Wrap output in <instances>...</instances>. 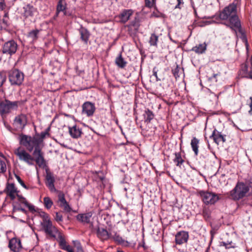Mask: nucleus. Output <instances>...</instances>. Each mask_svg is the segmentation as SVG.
<instances>
[{
	"label": "nucleus",
	"mask_w": 252,
	"mask_h": 252,
	"mask_svg": "<svg viewBox=\"0 0 252 252\" xmlns=\"http://www.w3.org/2000/svg\"><path fill=\"white\" fill-rule=\"evenodd\" d=\"M158 40V36L155 33H153L151 34L149 43L151 46L157 47V43Z\"/></svg>",
	"instance_id": "nucleus-33"
},
{
	"label": "nucleus",
	"mask_w": 252,
	"mask_h": 252,
	"mask_svg": "<svg viewBox=\"0 0 252 252\" xmlns=\"http://www.w3.org/2000/svg\"><path fill=\"white\" fill-rule=\"evenodd\" d=\"M158 71V69H157V68L156 67H154L153 69V75L156 77L157 81H158L160 80V79H159L158 77V74H157Z\"/></svg>",
	"instance_id": "nucleus-56"
},
{
	"label": "nucleus",
	"mask_w": 252,
	"mask_h": 252,
	"mask_svg": "<svg viewBox=\"0 0 252 252\" xmlns=\"http://www.w3.org/2000/svg\"><path fill=\"white\" fill-rule=\"evenodd\" d=\"M175 236H189V233L187 231H180L178 232Z\"/></svg>",
	"instance_id": "nucleus-54"
},
{
	"label": "nucleus",
	"mask_w": 252,
	"mask_h": 252,
	"mask_svg": "<svg viewBox=\"0 0 252 252\" xmlns=\"http://www.w3.org/2000/svg\"><path fill=\"white\" fill-rule=\"evenodd\" d=\"M21 203L19 202H15L13 203L12 206H13V210L12 211L14 212H17L19 211L18 210H17L18 208H22L21 206Z\"/></svg>",
	"instance_id": "nucleus-50"
},
{
	"label": "nucleus",
	"mask_w": 252,
	"mask_h": 252,
	"mask_svg": "<svg viewBox=\"0 0 252 252\" xmlns=\"http://www.w3.org/2000/svg\"><path fill=\"white\" fill-rule=\"evenodd\" d=\"M23 9L22 15L25 19L33 17L34 14L37 12V8L30 4L26 5L23 7Z\"/></svg>",
	"instance_id": "nucleus-18"
},
{
	"label": "nucleus",
	"mask_w": 252,
	"mask_h": 252,
	"mask_svg": "<svg viewBox=\"0 0 252 252\" xmlns=\"http://www.w3.org/2000/svg\"><path fill=\"white\" fill-rule=\"evenodd\" d=\"M28 123L27 116L24 114H20L16 116L13 121V125L16 128L23 130Z\"/></svg>",
	"instance_id": "nucleus-13"
},
{
	"label": "nucleus",
	"mask_w": 252,
	"mask_h": 252,
	"mask_svg": "<svg viewBox=\"0 0 252 252\" xmlns=\"http://www.w3.org/2000/svg\"><path fill=\"white\" fill-rule=\"evenodd\" d=\"M57 15L63 12L65 16L73 18L75 16L73 10H68L67 8V3L65 0H58L56 5Z\"/></svg>",
	"instance_id": "nucleus-10"
},
{
	"label": "nucleus",
	"mask_w": 252,
	"mask_h": 252,
	"mask_svg": "<svg viewBox=\"0 0 252 252\" xmlns=\"http://www.w3.org/2000/svg\"><path fill=\"white\" fill-rule=\"evenodd\" d=\"M145 123L149 124L151 121L154 118L155 114L153 112L149 109H146L143 114Z\"/></svg>",
	"instance_id": "nucleus-27"
},
{
	"label": "nucleus",
	"mask_w": 252,
	"mask_h": 252,
	"mask_svg": "<svg viewBox=\"0 0 252 252\" xmlns=\"http://www.w3.org/2000/svg\"><path fill=\"white\" fill-rule=\"evenodd\" d=\"M78 31L80 35V39L85 44H87L91 35L90 32L82 26H81Z\"/></svg>",
	"instance_id": "nucleus-22"
},
{
	"label": "nucleus",
	"mask_w": 252,
	"mask_h": 252,
	"mask_svg": "<svg viewBox=\"0 0 252 252\" xmlns=\"http://www.w3.org/2000/svg\"><path fill=\"white\" fill-rule=\"evenodd\" d=\"M116 64L121 68H125L127 64V62L122 57V53H120L118 57L115 59Z\"/></svg>",
	"instance_id": "nucleus-29"
},
{
	"label": "nucleus",
	"mask_w": 252,
	"mask_h": 252,
	"mask_svg": "<svg viewBox=\"0 0 252 252\" xmlns=\"http://www.w3.org/2000/svg\"><path fill=\"white\" fill-rule=\"evenodd\" d=\"M18 49V44L16 41L11 39L5 42L1 47V52L3 55L12 56L15 54Z\"/></svg>",
	"instance_id": "nucleus-5"
},
{
	"label": "nucleus",
	"mask_w": 252,
	"mask_h": 252,
	"mask_svg": "<svg viewBox=\"0 0 252 252\" xmlns=\"http://www.w3.org/2000/svg\"><path fill=\"white\" fill-rule=\"evenodd\" d=\"M6 75L2 72H0V87H1L6 81Z\"/></svg>",
	"instance_id": "nucleus-51"
},
{
	"label": "nucleus",
	"mask_w": 252,
	"mask_h": 252,
	"mask_svg": "<svg viewBox=\"0 0 252 252\" xmlns=\"http://www.w3.org/2000/svg\"><path fill=\"white\" fill-rule=\"evenodd\" d=\"M94 213V212L93 211L80 213L76 216V219L78 222L83 224H90V227H92V228L93 227V224L91 220Z\"/></svg>",
	"instance_id": "nucleus-12"
},
{
	"label": "nucleus",
	"mask_w": 252,
	"mask_h": 252,
	"mask_svg": "<svg viewBox=\"0 0 252 252\" xmlns=\"http://www.w3.org/2000/svg\"><path fill=\"white\" fill-rule=\"evenodd\" d=\"M18 197V201L22 204H26L27 200L26 198L23 196L22 195L19 194L18 193H16L15 195Z\"/></svg>",
	"instance_id": "nucleus-47"
},
{
	"label": "nucleus",
	"mask_w": 252,
	"mask_h": 252,
	"mask_svg": "<svg viewBox=\"0 0 252 252\" xmlns=\"http://www.w3.org/2000/svg\"><path fill=\"white\" fill-rule=\"evenodd\" d=\"M14 175L16 179L17 180L19 183L25 189H29V188L24 183V181L21 179V178L16 174L14 173Z\"/></svg>",
	"instance_id": "nucleus-46"
},
{
	"label": "nucleus",
	"mask_w": 252,
	"mask_h": 252,
	"mask_svg": "<svg viewBox=\"0 0 252 252\" xmlns=\"http://www.w3.org/2000/svg\"><path fill=\"white\" fill-rule=\"evenodd\" d=\"M250 99L251 100V102L249 104L250 109H252V96L250 97Z\"/></svg>",
	"instance_id": "nucleus-64"
},
{
	"label": "nucleus",
	"mask_w": 252,
	"mask_h": 252,
	"mask_svg": "<svg viewBox=\"0 0 252 252\" xmlns=\"http://www.w3.org/2000/svg\"><path fill=\"white\" fill-rule=\"evenodd\" d=\"M43 201L44 206L47 209H50L53 204L52 200L49 197H45L43 198Z\"/></svg>",
	"instance_id": "nucleus-36"
},
{
	"label": "nucleus",
	"mask_w": 252,
	"mask_h": 252,
	"mask_svg": "<svg viewBox=\"0 0 252 252\" xmlns=\"http://www.w3.org/2000/svg\"><path fill=\"white\" fill-rule=\"evenodd\" d=\"M42 31L41 29H34L30 31L27 34V37L31 39L32 42H34L39 37L40 33Z\"/></svg>",
	"instance_id": "nucleus-25"
},
{
	"label": "nucleus",
	"mask_w": 252,
	"mask_h": 252,
	"mask_svg": "<svg viewBox=\"0 0 252 252\" xmlns=\"http://www.w3.org/2000/svg\"><path fill=\"white\" fill-rule=\"evenodd\" d=\"M50 129H51V127L50 126H48L46 129L44 131V132L45 133H46V134H47V136L49 137L50 136V133H49V131L50 130Z\"/></svg>",
	"instance_id": "nucleus-61"
},
{
	"label": "nucleus",
	"mask_w": 252,
	"mask_h": 252,
	"mask_svg": "<svg viewBox=\"0 0 252 252\" xmlns=\"http://www.w3.org/2000/svg\"><path fill=\"white\" fill-rule=\"evenodd\" d=\"M210 138L212 139L216 145L218 146L220 141V132L215 129L210 136Z\"/></svg>",
	"instance_id": "nucleus-30"
},
{
	"label": "nucleus",
	"mask_w": 252,
	"mask_h": 252,
	"mask_svg": "<svg viewBox=\"0 0 252 252\" xmlns=\"http://www.w3.org/2000/svg\"><path fill=\"white\" fill-rule=\"evenodd\" d=\"M5 6L4 0H0V10H3L5 8Z\"/></svg>",
	"instance_id": "nucleus-58"
},
{
	"label": "nucleus",
	"mask_w": 252,
	"mask_h": 252,
	"mask_svg": "<svg viewBox=\"0 0 252 252\" xmlns=\"http://www.w3.org/2000/svg\"><path fill=\"white\" fill-rule=\"evenodd\" d=\"M133 14V10L131 9H124L119 15L120 22L123 24L127 22L130 17Z\"/></svg>",
	"instance_id": "nucleus-23"
},
{
	"label": "nucleus",
	"mask_w": 252,
	"mask_h": 252,
	"mask_svg": "<svg viewBox=\"0 0 252 252\" xmlns=\"http://www.w3.org/2000/svg\"><path fill=\"white\" fill-rule=\"evenodd\" d=\"M222 246L224 247L223 252H236L237 246L236 244L232 241H227V242H222Z\"/></svg>",
	"instance_id": "nucleus-26"
},
{
	"label": "nucleus",
	"mask_w": 252,
	"mask_h": 252,
	"mask_svg": "<svg viewBox=\"0 0 252 252\" xmlns=\"http://www.w3.org/2000/svg\"><path fill=\"white\" fill-rule=\"evenodd\" d=\"M188 238L189 237H175V242L176 244L182 245L188 242Z\"/></svg>",
	"instance_id": "nucleus-41"
},
{
	"label": "nucleus",
	"mask_w": 252,
	"mask_h": 252,
	"mask_svg": "<svg viewBox=\"0 0 252 252\" xmlns=\"http://www.w3.org/2000/svg\"><path fill=\"white\" fill-rule=\"evenodd\" d=\"M46 175L45 176V184L46 187L52 192L57 191L55 186V178L54 174L52 172L48 167L45 168Z\"/></svg>",
	"instance_id": "nucleus-9"
},
{
	"label": "nucleus",
	"mask_w": 252,
	"mask_h": 252,
	"mask_svg": "<svg viewBox=\"0 0 252 252\" xmlns=\"http://www.w3.org/2000/svg\"><path fill=\"white\" fill-rule=\"evenodd\" d=\"M8 247L13 252H19L22 249L21 241L18 237H12L10 239Z\"/></svg>",
	"instance_id": "nucleus-15"
},
{
	"label": "nucleus",
	"mask_w": 252,
	"mask_h": 252,
	"mask_svg": "<svg viewBox=\"0 0 252 252\" xmlns=\"http://www.w3.org/2000/svg\"><path fill=\"white\" fill-rule=\"evenodd\" d=\"M6 171V165L5 161L0 158V173H4Z\"/></svg>",
	"instance_id": "nucleus-43"
},
{
	"label": "nucleus",
	"mask_w": 252,
	"mask_h": 252,
	"mask_svg": "<svg viewBox=\"0 0 252 252\" xmlns=\"http://www.w3.org/2000/svg\"><path fill=\"white\" fill-rule=\"evenodd\" d=\"M199 140L195 137H193L191 140L190 145L194 155L196 156L198 154Z\"/></svg>",
	"instance_id": "nucleus-28"
},
{
	"label": "nucleus",
	"mask_w": 252,
	"mask_h": 252,
	"mask_svg": "<svg viewBox=\"0 0 252 252\" xmlns=\"http://www.w3.org/2000/svg\"><path fill=\"white\" fill-rule=\"evenodd\" d=\"M59 201L60 202V207L62 208L63 211L66 213H69L71 211L72 209L68 202L66 201L64 194L60 193L58 195Z\"/></svg>",
	"instance_id": "nucleus-21"
},
{
	"label": "nucleus",
	"mask_w": 252,
	"mask_h": 252,
	"mask_svg": "<svg viewBox=\"0 0 252 252\" xmlns=\"http://www.w3.org/2000/svg\"><path fill=\"white\" fill-rule=\"evenodd\" d=\"M2 22L6 26V27H8L9 24L8 22V21L7 20H5L4 19H3L2 20Z\"/></svg>",
	"instance_id": "nucleus-63"
},
{
	"label": "nucleus",
	"mask_w": 252,
	"mask_h": 252,
	"mask_svg": "<svg viewBox=\"0 0 252 252\" xmlns=\"http://www.w3.org/2000/svg\"><path fill=\"white\" fill-rule=\"evenodd\" d=\"M175 158L173 159V161L176 163L177 166L180 167L181 165L184 162L185 160L182 158L181 153H175Z\"/></svg>",
	"instance_id": "nucleus-32"
},
{
	"label": "nucleus",
	"mask_w": 252,
	"mask_h": 252,
	"mask_svg": "<svg viewBox=\"0 0 252 252\" xmlns=\"http://www.w3.org/2000/svg\"><path fill=\"white\" fill-rule=\"evenodd\" d=\"M47 136V134L44 131H42L40 133L35 134V138L36 139L39 145L43 142V139Z\"/></svg>",
	"instance_id": "nucleus-35"
},
{
	"label": "nucleus",
	"mask_w": 252,
	"mask_h": 252,
	"mask_svg": "<svg viewBox=\"0 0 252 252\" xmlns=\"http://www.w3.org/2000/svg\"><path fill=\"white\" fill-rule=\"evenodd\" d=\"M32 154L35 157L34 160L38 166L39 167H42L45 169V168L48 167V166L46 165V160L44 159L43 153H42L41 148H40L38 149L36 148V149H34Z\"/></svg>",
	"instance_id": "nucleus-11"
},
{
	"label": "nucleus",
	"mask_w": 252,
	"mask_h": 252,
	"mask_svg": "<svg viewBox=\"0 0 252 252\" xmlns=\"http://www.w3.org/2000/svg\"><path fill=\"white\" fill-rule=\"evenodd\" d=\"M68 131L71 137L73 138H78L81 137L82 133V129L76 125L72 126H68Z\"/></svg>",
	"instance_id": "nucleus-24"
},
{
	"label": "nucleus",
	"mask_w": 252,
	"mask_h": 252,
	"mask_svg": "<svg viewBox=\"0 0 252 252\" xmlns=\"http://www.w3.org/2000/svg\"><path fill=\"white\" fill-rule=\"evenodd\" d=\"M212 230L210 231L211 236H213L216 234V231L219 228V226H215L214 222H211Z\"/></svg>",
	"instance_id": "nucleus-48"
},
{
	"label": "nucleus",
	"mask_w": 252,
	"mask_h": 252,
	"mask_svg": "<svg viewBox=\"0 0 252 252\" xmlns=\"http://www.w3.org/2000/svg\"><path fill=\"white\" fill-rule=\"evenodd\" d=\"M145 6L149 8H151L156 2V0H145Z\"/></svg>",
	"instance_id": "nucleus-49"
},
{
	"label": "nucleus",
	"mask_w": 252,
	"mask_h": 252,
	"mask_svg": "<svg viewBox=\"0 0 252 252\" xmlns=\"http://www.w3.org/2000/svg\"><path fill=\"white\" fill-rule=\"evenodd\" d=\"M36 212L38 214V215L40 217L42 218L43 221H46L50 219L49 215L47 213H45V212L40 210L36 211Z\"/></svg>",
	"instance_id": "nucleus-38"
},
{
	"label": "nucleus",
	"mask_w": 252,
	"mask_h": 252,
	"mask_svg": "<svg viewBox=\"0 0 252 252\" xmlns=\"http://www.w3.org/2000/svg\"><path fill=\"white\" fill-rule=\"evenodd\" d=\"M114 241L117 244L123 247H134L135 246L136 240L129 241L125 240L123 237H112Z\"/></svg>",
	"instance_id": "nucleus-19"
},
{
	"label": "nucleus",
	"mask_w": 252,
	"mask_h": 252,
	"mask_svg": "<svg viewBox=\"0 0 252 252\" xmlns=\"http://www.w3.org/2000/svg\"><path fill=\"white\" fill-rule=\"evenodd\" d=\"M181 68L179 67L178 64H176L175 68L172 69V73L174 76V77L177 79L180 77L179 71H180Z\"/></svg>",
	"instance_id": "nucleus-40"
},
{
	"label": "nucleus",
	"mask_w": 252,
	"mask_h": 252,
	"mask_svg": "<svg viewBox=\"0 0 252 252\" xmlns=\"http://www.w3.org/2000/svg\"><path fill=\"white\" fill-rule=\"evenodd\" d=\"M19 104V101H11L5 99L4 101L0 102V114H8L12 110H17Z\"/></svg>",
	"instance_id": "nucleus-6"
},
{
	"label": "nucleus",
	"mask_w": 252,
	"mask_h": 252,
	"mask_svg": "<svg viewBox=\"0 0 252 252\" xmlns=\"http://www.w3.org/2000/svg\"><path fill=\"white\" fill-rule=\"evenodd\" d=\"M63 250L66 251L67 252H74L73 250L69 245H67Z\"/></svg>",
	"instance_id": "nucleus-59"
},
{
	"label": "nucleus",
	"mask_w": 252,
	"mask_h": 252,
	"mask_svg": "<svg viewBox=\"0 0 252 252\" xmlns=\"http://www.w3.org/2000/svg\"><path fill=\"white\" fill-rule=\"evenodd\" d=\"M207 45L205 43L202 44H199L198 45H196L193 47L191 51L195 52L197 54H202L205 52L206 50Z\"/></svg>",
	"instance_id": "nucleus-31"
},
{
	"label": "nucleus",
	"mask_w": 252,
	"mask_h": 252,
	"mask_svg": "<svg viewBox=\"0 0 252 252\" xmlns=\"http://www.w3.org/2000/svg\"><path fill=\"white\" fill-rule=\"evenodd\" d=\"M15 154L18 156L20 160L24 161L29 165L33 164V163L31 162V161L34 160V158L25 150H21L20 148H18L15 152Z\"/></svg>",
	"instance_id": "nucleus-14"
},
{
	"label": "nucleus",
	"mask_w": 252,
	"mask_h": 252,
	"mask_svg": "<svg viewBox=\"0 0 252 252\" xmlns=\"http://www.w3.org/2000/svg\"><path fill=\"white\" fill-rule=\"evenodd\" d=\"M24 205L27 207L29 210L32 212H35L36 211L34 208V206L30 204L28 201H27L26 204H24Z\"/></svg>",
	"instance_id": "nucleus-53"
},
{
	"label": "nucleus",
	"mask_w": 252,
	"mask_h": 252,
	"mask_svg": "<svg viewBox=\"0 0 252 252\" xmlns=\"http://www.w3.org/2000/svg\"><path fill=\"white\" fill-rule=\"evenodd\" d=\"M151 17L156 18H164L165 17V15L156 9V10L152 12Z\"/></svg>",
	"instance_id": "nucleus-44"
},
{
	"label": "nucleus",
	"mask_w": 252,
	"mask_h": 252,
	"mask_svg": "<svg viewBox=\"0 0 252 252\" xmlns=\"http://www.w3.org/2000/svg\"><path fill=\"white\" fill-rule=\"evenodd\" d=\"M239 75L242 78L252 80V57L249 61H246L245 63L241 64Z\"/></svg>",
	"instance_id": "nucleus-7"
},
{
	"label": "nucleus",
	"mask_w": 252,
	"mask_h": 252,
	"mask_svg": "<svg viewBox=\"0 0 252 252\" xmlns=\"http://www.w3.org/2000/svg\"><path fill=\"white\" fill-rule=\"evenodd\" d=\"M59 239L58 242L59 243V246L60 247V248L63 250L64 249V248L67 245H68V244L66 242V241L64 239V237H59Z\"/></svg>",
	"instance_id": "nucleus-39"
},
{
	"label": "nucleus",
	"mask_w": 252,
	"mask_h": 252,
	"mask_svg": "<svg viewBox=\"0 0 252 252\" xmlns=\"http://www.w3.org/2000/svg\"><path fill=\"white\" fill-rule=\"evenodd\" d=\"M7 195L8 196L11 200H14L16 198L15 193H19V190H17L14 183H7L6 188L4 191Z\"/></svg>",
	"instance_id": "nucleus-17"
},
{
	"label": "nucleus",
	"mask_w": 252,
	"mask_h": 252,
	"mask_svg": "<svg viewBox=\"0 0 252 252\" xmlns=\"http://www.w3.org/2000/svg\"><path fill=\"white\" fill-rule=\"evenodd\" d=\"M72 243L74 246L77 248L78 250H79L81 249V244L79 241L77 240L73 241Z\"/></svg>",
	"instance_id": "nucleus-57"
},
{
	"label": "nucleus",
	"mask_w": 252,
	"mask_h": 252,
	"mask_svg": "<svg viewBox=\"0 0 252 252\" xmlns=\"http://www.w3.org/2000/svg\"><path fill=\"white\" fill-rule=\"evenodd\" d=\"M41 224L46 234L49 235L50 236H55V235L52 233L56 229V228L53 226L52 222L50 219L42 221L41 222Z\"/></svg>",
	"instance_id": "nucleus-20"
},
{
	"label": "nucleus",
	"mask_w": 252,
	"mask_h": 252,
	"mask_svg": "<svg viewBox=\"0 0 252 252\" xmlns=\"http://www.w3.org/2000/svg\"><path fill=\"white\" fill-rule=\"evenodd\" d=\"M4 126H5V127L8 130H9V131H11L12 130V127L10 126V125H9L8 123H7L6 122H4Z\"/></svg>",
	"instance_id": "nucleus-60"
},
{
	"label": "nucleus",
	"mask_w": 252,
	"mask_h": 252,
	"mask_svg": "<svg viewBox=\"0 0 252 252\" xmlns=\"http://www.w3.org/2000/svg\"><path fill=\"white\" fill-rule=\"evenodd\" d=\"M55 220L60 223L63 221V217L62 212H58L56 213V215L54 217Z\"/></svg>",
	"instance_id": "nucleus-45"
},
{
	"label": "nucleus",
	"mask_w": 252,
	"mask_h": 252,
	"mask_svg": "<svg viewBox=\"0 0 252 252\" xmlns=\"http://www.w3.org/2000/svg\"><path fill=\"white\" fill-rule=\"evenodd\" d=\"M130 25L133 27H139V19L138 18L135 17L134 20L131 21Z\"/></svg>",
	"instance_id": "nucleus-55"
},
{
	"label": "nucleus",
	"mask_w": 252,
	"mask_h": 252,
	"mask_svg": "<svg viewBox=\"0 0 252 252\" xmlns=\"http://www.w3.org/2000/svg\"><path fill=\"white\" fill-rule=\"evenodd\" d=\"M177 1V4L175 5L174 6L173 5L172 8L173 9H181L183 7L184 5V2L183 0H176Z\"/></svg>",
	"instance_id": "nucleus-42"
},
{
	"label": "nucleus",
	"mask_w": 252,
	"mask_h": 252,
	"mask_svg": "<svg viewBox=\"0 0 252 252\" xmlns=\"http://www.w3.org/2000/svg\"><path fill=\"white\" fill-rule=\"evenodd\" d=\"M97 180H98V181L103 182V181L105 179V176L103 175L102 172L99 171L97 172Z\"/></svg>",
	"instance_id": "nucleus-52"
},
{
	"label": "nucleus",
	"mask_w": 252,
	"mask_h": 252,
	"mask_svg": "<svg viewBox=\"0 0 252 252\" xmlns=\"http://www.w3.org/2000/svg\"><path fill=\"white\" fill-rule=\"evenodd\" d=\"M197 193L201 197L203 202L206 205L213 204L219 200V196L213 192L199 190Z\"/></svg>",
	"instance_id": "nucleus-8"
},
{
	"label": "nucleus",
	"mask_w": 252,
	"mask_h": 252,
	"mask_svg": "<svg viewBox=\"0 0 252 252\" xmlns=\"http://www.w3.org/2000/svg\"><path fill=\"white\" fill-rule=\"evenodd\" d=\"M218 14L216 16L215 15L211 18V20L210 21H206V22L208 24H211L212 23L220 24V11L219 10L218 12Z\"/></svg>",
	"instance_id": "nucleus-34"
},
{
	"label": "nucleus",
	"mask_w": 252,
	"mask_h": 252,
	"mask_svg": "<svg viewBox=\"0 0 252 252\" xmlns=\"http://www.w3.org/2000/svg\"><path fill=\"white\" fill-rule=\"evenodd\" d=\"M19 139L20 144L25 147L30 152H31L33 149H36L37 148L38 149L40 148L35 136L32 137L21 133L19 135Z\"/></svg>",
	"instance_id": "nucleus-3"
},
{
	"label": "nucleus",
	"mask_w": 252,
	"mask_h": 252,
	"mask_svg": "<svg viewBox=\"0 0 252 252\" xmlns=\"http://www.w3.org/2000/svg\"><path fill=\"white\" fill-rule=\"evenodd\" d=\"M119 225H109L107 226L99 224L92 228V232L98 236H120V230Z\"/></svg>",
	"instance_id": "nucleus-2"
},
{
	"label": "nucleus",
	"mask_w": 252,
	"mask_h": 252,
	"mask_svg": "<svg viewBox=\"0 0 252 252\" xmlns=\"http://www.w3.org/2000/svg\"><path fill=\"white\" fill-rule=\"evenodd\" d=\"M221 19L228 20L230 28L235 31L238 30L239 33L243 34L240 21L237 15V6L234 3L230 4L221 11Z\"/></svg>",
	"instance_id": "nucleus-1"
},
{
	"label": "nucleus",
	"mask_w": 252,
	"mask_h": 252,
	"mask_svg": "<svg viewBox=\"0 0 252 252\" xmlns=\"http://www.w3.org/2000/svg\"><path fill=\"white\" fill-rule=\"evenodd\" d=\"M17 210H18L19 211H21V212L24 213V214H27V211L26 209H25L24 208H22V207L20 208H18L17 209Z\"/></svg>",
	"instance_id": "nucleus-62"
},
{
	"label": "nucleus",
	"mask_w": 252,
	"mask_h": 252,
	"mask_svg": "<svg viewBox=\"0 0 252 252\" xmlns=\"http://www.w3.org/2000/svg\"><path fill=\"white\" fill-rule=\"evenodd\" d=\"M82 113L86 114L87 117L93 116L95 110L94 103L90 101H86L82 105Z\"/></svg>",
	"instance_id": "nucleus-16"
},
{
	"label": "nucleus",
	"mask_w": 252,
	"mask_h": 252,
	"mask_svg": "<svg viewBox=\"0 0 252 252\" xmlns=\"http://www.w3.org/2000/svg\"><path fill=\"white\" fill-rule=\"evenodd\" d=\"M8 78L12 85H21L24 79V73L18 69L14 68L9 71Z\"/></svg>",
	"instance_id": "nucleus-4"
},
{
	"label": "nucleus",
	"mask_w": 252,
	"mask_h": 252,
	"mask_svg": "<svg viewBox=\"0 0 252 252\" xmlns=\"http://www.w3.org/2000/svg\"><path fill=\"white\" fill-rule=\"evenodd\" d=\"M202 216L206 221H209L210 220L211 212L208 209L204 208L202 211Z\"/></svg>",
	"instance_id": "nucleus-37"
}]
</instances>
